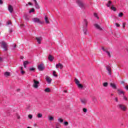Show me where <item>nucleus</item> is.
<instances>
[{"label":"nucleus","mask_w":128,"mask_h":128,"mask_svg":"<svg viewBox=\"0 0 128 128\" xmlns=\"http://www.w3.org/2000/svg\"><path fill=\"white\" fill-rule=\"evenodd\" d=\"M88 20H86V19H84L83 21V32L85 36H86V34H88V29L86 28H88Z\"/></svg>","instance_id":"obj_1"},{"label":"nucleus","mask_w":128,"mask_h":128,"mask_svg":"<svg viewBox=\"0 0 128 128\" xmlns=\"http://www.w3.org/2000/svg\"><path fill=\"white\" fill-rule=\"evenodd\" d=\"M76 4H78L80 8H82V9L86 8V6L84 5V2H82V0H77Z\"/></svg>","instance_id":"obj_2"},{"label":"nucleus","mask_w":128,"mask_h":128,"mask_svg":"<svg viewBox=\"0 0 128 128\" xmlns=\"http://www.w3.org/2000/svg\"><path fill=\"white\" fill-rule=\"evenodd\" d=\"M2 48L4 50H8V44L4 41H2L0 42Z\"/></svg>","instance_id":"obj_3"},{"label":"nucleus","mask_w":128,"mask_h":128,"mask_svg":"<svg viewBox=\"0 0 128 128\" xmlns=\"http://www.w3.org/2000/svg\"><path fill=\"white\" fill-rule=\"evenodd\" d=\"M33 87L34 88H38V86H40V82L36 80H33Z\"/></svg>","instance_id":"obj_4"},{"label":"nucleus","mask_w":128,"mask_h":128,"mask_svg":"<svg viewBox=\"0 0 128 128\" xmlns=\"http://www.w3.org/2000/svg\"><path fill=\"white\" fill-rule=\"evenodd\" d=\"M106 70H108V74L112 76V65L110 64L106 66Z\"/></svg>","instance_id":"obj_5"},{"label":"nucleus","mask_w":128,"mask_h":128,"mask_svg":"<svg viewBox=\"0 0 128 128\" xmlns=\"http://www.w3.org/2000/svg\"><path fill=\"white\" fill-rule=\"evenodd\" d=\"M75 83L79 88H84V86L80 84V81L76 78H75Z\"/></svg>","instance_id":"obj_6"},{"label":"nucleus","mask_w":128,"mask_h":128,"mask_svg":"<svg viewBox=\"0 0 128 128\" xmlns=\"http://www.w3.org/2000/svg\"><path fill=\"white\" fill-rule=\"evenodd\" d=\"M118 108H120V110H124L125 112V110H126V106H124V104H118Z\"/></svg>","instance_id":"obj_7"},{"label":"nucleus","mask_w":128,"mask_h":128,"mask_svg":"<svg viewBox=\"0 0 128 128\" xmlns=\"http://www.w3.org/2000/svg\"><path fill=\"white\" fill-rule=\"evenodd\" d=\"M56 68H60V70H62L64 68V65L60 63H58L56 66Z\"/></svg>","instance_id":"obj_8"},{"label":"nucleus","mask_w":128,"mask_h":128,"mask_svg":"<svg viewBox=\"0 0 128 128\" xmlns=\"http://www.w3.org/2000/svg\"><path fill=\"white\" fill-rule=\"evenodd\" d=\"M38 70L40 71H42L44 70V64H40L38 66Z\"/></svg>","instance_id":"obj_9"},{"label":"nucleus","mask_w":128,"mask_h":128,"mask_svg":"<svg viewBox=\"0 0 128 128\" xmlns=\"http://www.w3.org/2000/svg\"><path fill=\"white\" fill-rule=\"evenodd\" d=\"M46 81L47 82L48 84H52V80L48 76H46Z\"/></svg>","instance_id":"obj_10"},{"label":"nucleus","mask_w":128,"mask_h":128,"mask_svg":"<svg viewBox=\"0 0 128 128\" xmlns=\"http://www.w3.org/2000/svg\"><path fill=\"white\" fill-rule=\"evenodd\" d=\"M32 22H38V24H42V22L40 20V19H38V18H34L32 19Z\"/></svg>","instance_id":"obj_11"},{"label":"nucleus","mask_w":128,"mask_h":128,"mask_svg":"<svg viewBox=\"0 0 128 128\" xmlns=\"http://www.w3.org/2000/svg\"><path fill=\"white\" fill-rule=\"evenodd\" d=\"M8 10L10 12V14L12 13V12H14V8H12V5H9L8 6Z\"/></svg>","instance_id":"obj_12"},{"label":"nucleus","mask_w":128,"mask_h":128,"mask_svg":"<svg viewBox=\"0 0 128 128\" xmlns=\"http://www.w3.org/2000/svg\"><path fill=\"white\" fill-rule=\"evenodd\" d=\"M80 102L82 104H86V103L88 102V100L86 98L81 99Z\"/></svg>","instance_id":"obj_13"},{"label":"nucleus","mask_w":128,"mask_h":128,"mask_svg":"<svg viewBox=\"0 0 128 128\" xmlns=\"http://www.w3.org/2000/svg\"><path fill=\"white\" fill-rule=\"evenodd\" d=\"M102 50H103L104 52L106 54H108L109 58H110V52L108 51V50H106V49L104 48H102Z\"/></svg>","instance_id":"obj_14"},{"label":"nucleus","mask_w":128,"mask_h":128,"mask_svg":"<svg viewBox=\"0 0 128 128\" xmlns=\"http://www.w3.org/2000/svg\"><path fill=\"white\" fill-rule=\"evenodd\" d=\"M94 26L97 28V30H102V28H101L100 26L98 25V24H94Z\"/></svg>","instance_id":"obj_15"},{"label":"nucleus","mask_w":128,"mask_h":128,"mask_svg":"<svg viewBox=\"0 0 128 128\" xmlns=\"http://www.w3.org/2000/svg\"><path fill=\"white\" fill-rule=\"evenodd\" d=\"M110 86H111V88H113L114 90H116V86L114 83H110Z\"/></svg>","instance_id":"obj_16"},{"label":"nucleus","mask_w":128,"mask_h":128,"mask_svg":"<svg viewBox=\"0 0 128 128\" xmlns=\"http://www.w3.org/2000/svg\"><path fill=\"white\" fill-rule=\"evenodd\" d=\"M118 92L119 95L123 94L124 96V92L123 90L118 89Z\"/></svg>","instance_id":"obj_17"},{"label":"nucleus","mask_w":128,"mask_h":128,"mask_svg":"<svg viewBox=\"0 0 128 128\" xmlns=\"http://www.w3.org/2000/svg\"><path fill=\"white\" fill-rule=\"evenodd\" d=\"M36 40H37V42H38V44H40V42H42V38L41 37H37V38H36Z\"/></svg>","instance_id":"obj_18"},{"label":"nucleus","mask_w":128,"mask_h":128,"mask_svg":"<svg viewBox=\"0 0 128 128\" xmlns=\"http://www.w3.org/2000/svg\"><path fill=\"white\" fill-rule=\"evenodd\" d=\"M4 76L6 78H8V76H10V73L8 72H6L4 73Z\"/></svg>","instance_id":"obj_19"},{"label":"nucleus","mask_w":128,"mask_h":128,"mask_svg":"<svg viewBox=\"0 0 128 128\" xmlns=\"http://www.w3.org/2000/svg\"><path fill=\"white\" fill-rule=\"evenodd\" d=\"M112 6V2L108 1V3L106 4V6L108 8H110V6Z\"/></svg>","instance_id":"obj_20"},{"label":"nucleus","mask_w":128,"mask_h":128,"mask_svg":"<svg viewBox=\"0 0 128 128\" xmlns=\"http://www.w3.org/2000/svg\"><path fill=\"white\" fill-rule=\"evenodd\" d=\"M48 60H49L50 62H52V60H54V57H52V55L50 54L48 56Z\"/></svg>","instance_id":"obj_21"},{"label":"nucleus","mask_w":128,"mask_h":128,"mask_svg":"<svg viewBox=\"0 0 128 128\" xmlns=\"http://www.w3.org/2000/svg\"><path fill=\"white\" fill-rule=\"evenodd\" d=\"M92 100L94 102V104L98 102V99H96V98L94 96L92 98Z\"/></svg>","instance_id":"obj_22"},{"label":"nucleus","mask_w":128,"mask_h":128,"mask_svg":"<svg viewBox=\"0 0 128 128\" xmlns=\"http://www.w3.org/2000/svg\"><path fill=\"white\" fill-rule=\"evenodd\" d=\"M28 64H30V62H28V61H25L24 62V68H26V66H28Z\"/></svg>","instance_id":"obj_23"},{"label":"nucleus","mask_w":128,"mask_h":128,"mask_svg":"<svg viewBox=\"0 0 128 128\" xmlns=\"http://www.w3.org/2000/svg\"><path fill=\"white\" fill-rule=\"evenodd\" d=\"M44 20H45V22H46V24H50V21L48 20V17H46V16L44 17Z\"/></svg>","instance_id":"obj_24"},{"label":"nucleus","mask_w":128,"mask_h":128,"mask_svg":"<svg viewBox=\"0 0 128 128\" xmlns=\"http://www.w3.org/2000/svg\"><path fill=\"white\" fill-rule=\"evenodd\" d=\"M35 8L38 10L40 8V5L38 4V2H35Z\"/></svg>","instance_id":"obj_25"},{"label":"nucleus","mask_w":128,"mask_h":128,"mask_svg":"<svg viewBox=\"0 0 128 128\" xmlns=\"http://www.w3.org/2000/svg\"><path fill=\"white\" fill-rule=\"evenodd\" d=\"M37 116L38 118H42V114L38 113L37 115Z\"/></svg>","instance_id":"obj_26"},{"label":"nucleus","mask_w":128,"mask_h":128,"mask_svg":"<svg viewBox=\"0 0 128 128\" xmlns=\"http://www.w3.org/2000/svg\"><path fill=\"white\" fill-rule=\"evenodd\" d=\"M122 16H124V13L122 12H120L118 14V16H119V18H122Z\"/></svg>","instance_id":"obj_27"},{"label":"nucleus","mask_w":128,"mask_h":128,"mask_svg":"<svg viewBox=\"0 0 128 128\" xmlns=\"http://www.w3.org/2000/svg\"><path fill=\"white\" fill-rule=\"evenodd\" d=\"M111 10H114V12H116V8L114 6H112L110 8Z\"/></svg>","instance_id":"obj_28"},{"label":"nucleus","mask_w":128,"mask_h":128,"mask_svg":"<svg viewBox=\"0 0 128 128\" xmlns=\"http://www.w3.org/2000/svg\"><path fill=\"white\" fill-rule=\"evenodd\" d=\"M108 82H104L103 84V86H104L105 88H106V86H108Z\"/></svg>","instance_id":"obj_29"},{"label":"nucleus","mask_w":128,"mask_h":128,"mask_svg":"<svg viewBox=\"0 0 128 128\" xmlns=\"http://www.w3.org/2000/svg\"><path fill=\"white\" fill-rule=\"evenodd\" d=\"M44 92H50V88H46L44 90Z\"/></svg>","instance_id":"obj_30"},{"label":"nucleus","mask_w":128,"mask_h":128,"mask_svg":"<svg viewBox=\"0 0 128 128\" xmlns=\"http://www.w3.org/2000/svg\"><path fill=\"white\" fill-rule=\"evenodd\" d=\"M94 16H95V18H98H98H100L98 16V14L96 13L94 14Z\"/></svg>","instance_id":"obj_31"},{"label":"nucleus","mask_w":128,"mask_h":128,"mask_svg":"<svg viewBox=\"0 0 128 128\" xmlns=\"http://www.w3.org/2000/svg\"><path fill=\"white\" fill-rule=\"evenodd\" d=\"M49 120H54V117L52 116H50L48 117Z\"/></svg>","instance_id":"obj_32"},{"label":"nucleus","mask_w":128,"mask_h":128,"mask_svg":"<svg viewBox=\"0 0 128 128\" xmlns=\"http://www.w3.org/2000/svg\"><path fill=\"white\" fill-rule=\"evenodd\" d=\"M58 122H64V120L60 118H58Z\"/></svg>","instance_id":"obj_33"},{"label":"nucleus","mask_w":128,"mask_h":128,"mask_svg":"<svg viewBox=\"0 0 128 128\" xmlns=\"http://www.w3.org/2000/svg\"><path fill=\"white\" fill-rule=\"evenodd\" d=\"M28 118H30V120H32V114H29L28 116Z\"/></svg>","instance_id":"obj_34"},{"label":"nucleus","mask_w":128,"mask_h":128,"mask_svg":"<svg viewBox=\"0 0 128 128\" xmlns=\"http://www.w3.org/2000/svg\"><path fill=\"white\" fill-rule=\"evenodd\" d=\"M34 70H35L34 68H30V70L31 72H34Z\"/></svg>","instance_id":"obj_35"},{"label":"nucleus","mask_w":128,"mask_h":128,"mask_svg":"<svg viewBox=\"0 0 128 128\" xmlns=\"http://www.w3.org/2000/svg\"><path fill=\"white\" fill-rule=\"evenodd\" d=\"M34 12V9L32 8L31 10H30L29 12L30 14L31 12Z\"/></svg>","instance_id":"obj_36"},{"label":"nucleus","mask_w":128,"mask_h":128,"mask_svg":"<svg viewBox=\"0 0 128 128\" xmlns=\"http://www.w3.org/2000/svg\"><path fill=\"white\" fill-rule=\"evenodd\" d=\"M53 76L56 77L58 76V75L56 74V71L53 72Z\"/></svg>","instance_id":"obj_37"},{"label":"nucleus","mask_w":128,"mask_h":128,"mask_svg":"<svg viewBox=\"0 0 128 128\" xmlns=\"http://www.w3.org/2000/svg\"><path fill=\"white\" fill-rule=\"evenodd\" d=\"M83 112H88V109H86V108H84Z\"/></svg>","instance_id":"obj_38"},{"label":"nucleus","mask_w":128,"mask_h":128,"mask_svg":"<svg viewBox=\"0 0 128 128\" xmlns=\"http://www.w3.org/2000/svg\"><path fill=\"white\" fill-rule=\"evenodd\" d=\"M64 126H68V122H64Z\"/></svg>","instance_id":"obj_39"},{"label":"nucleus","mask_w":128,"mask_h":128,"mask_svg":"<svg viewBox=\"0 0 128 128\" xmlns=\"http://www.w3.org/2000/svg\"><path fill=\"white\" fill-rule=\"evenodd\" d=\"M122 28H126V23L122 24Z\"/></svg>","instance_id":"obj_40"},{"label":"nucleus","mask_w":128,"mask_h":128,"mask_svg":"<svg viewBox=\"0 0 128 128\" xmlns=\"http://www.w3.org/2000/svg\"><path fill=\"white\" fill-rule=\"evenodd\" d=\"M4 4V2L2 1V0H0V4Z\"/></svg>","instance_id":"obj_41"},{"label":"nucleus","mask_w":128,"mask_h":128,"mask_svg":"<svg viewBox=\"0 0 128 128\" xmlns=\"http://www.w3.org/2000/svg\"><path fill=\"white\" fill-rule=\"evenodd\" d=\"M20 73L22 74H26V72L24 70H22L20 72Z\"/></svg>","instance_id":"obj_42"},{"label":"nucleus","mask_w":128,"mask_h":128,"mask_svg":"<svg viewBox=\"0 0 128 128\" xmlns=\"http://www.w3.org/2000/svg\"><path fill=\"white\" fill-rule=\"evenodd\" d=\"M116 26H117V28L120 27V24H118V23H116Z\"/></svg>","instance_id":"obj_43"},{"label":"nucleus","mask_w":128,"mask_h":128,"mask_svg":"<svg viewBox=\"0 0 128 128\" xmlns=\"http://www.w3.org/2000/svg\"><path fill=\"white\" fill-rule=\"evenodd\" d=\"M124 100H128V98H126V96H124Z\"/></svg>","instance_id":"obj_44"},{"label":"nucleus","mask_w":128,"mask_h":128,"mask_svg":"<svg viewBox=\"0 0 128 128\" xmlns=\"http://www.w3.org/2000/svg\"><path fill=\"white\" fill-rule=\"evenodd\" d=\"M115 100H116V102H118V98H115Z\"/></svg>","instance_id":"obj_45"},{"label":"nucleus","mask_w":128,"mask_h":128,"mask_svg":"<svg viewBox=\"0 0 128 128\" xmlns=\"http://www.w3.org/2000/svg\"><path fill=\"white\" fill-rule=\"evenodd\" d=\"M28 4H29V6H32V4L31 2H28Z\"/></svg>","instance_id":"obj_46"},{"label":"nucleus","mask_w":128,"mask_h":128,"mask_svg":"<svg viewBox=\"0 0 128 128\" xmlns=\"http://www.w3.org/2000/svg\"><path fill=\"white\" fill-rule=\"evenodd\" d=\"M20 58L21 60H24V56H21L20 57Z\"/></svg>","instance_id":"obj_47"},{"label":"nucleus","mask_w":128,"mask_h":128,"mask_svg":"<svg viewBox=\"0 0 128 128\" xmlns=\"http://www.w3.org/2000/svg\"><path fill=\"white\" fill-rule=\"evenodd\" d=\"M0 62H2V57H0Z\"/></svg>","instance_id":"obj_48"},{"label":"nucleus","mask_w":128,"mask_h":128,"mask_svg":"<svg viewBox=\"0 0 128 128\" xmlns=\"http://www.w3.org/2000/svg\"><path fill=\"white\" fill-rule=\"evenodd\" d=\"M125 88L128 90V86H126L125 87Z\"/></svg>","instance_id":"obj_49"},{"label":"nucleus","mask_w":128,"mask_h":128,"mask_svg":"<svg viewBox=\"0 0 128 128\" xmlns=\"http://www.w3.org/2000/svg\"><path fill=\"white\" fill-rule=\"evenodd\" d=\"M12 24V22H8V24Z\"/></svg>","instance_id":"obj_50"},{"label":"nucleus","mask_w":128,"mask_h":128,"mask_svg":"<svg viewBox=\"0 0 128 128\" xmlns=\"http://www.w3.org/2000/svg\"><path fill=\"white\" fill-rule=\"evenodd\" d=\"M14 48H16V45L15 44V45L14 46Z\"/></svg>","instance_id":"obj_51"},{"label":"nucleus","mask_w":128,"mask_h":128,"mask_svg":"<svg viewBox=\"0 0 128 128\" xmlns=\"http://www.w3.org/2000/svg\"><path fill=\"white\" fill-rule=\"evenodd\" d=\"M20 70H24V68L21 67V68H20Z\"/></svg>","instance_id":"obj_52"},{"label":"nucleus","mask_w":128,"mask_h":128,"mask_svg":"<svg viewBox=\"0 0 128 128\" xmlns=\"http://www.w3.org/2000/svg\"><path fill=\"white\" fill-rule=\"evenodd\" d=\"M17 118H18V119H20V116H18Z\"/></svg>","instance_id":"obj_53"},{"label":"nucleus","mask_w":128,"mask_h":128,"mask_svg":"<svg viewBox=\"0 0 128 128\" xmlns=\"http://www.w3.org/2000/svg\"><path fill=\"white\" fill-rule=\"evenodd\" d=\"M34 0V3L37 2H36V0Z\"/></svg>","instance_id":"obj_54"},{"label":"nucleus","mask_w":128,"mask_h":128,"mask_svg":"<svg viewBox=\"0 0 128 128\" xmlns=\"http://www.w3.org/2000/svg\"><path fill=\"white\" fill-rule=\"evenodd\" d=\"M64 92H66V90H64Z\"/></svg>","instance_id":"obj_55"},{"label":"nucleus","mask_w":128,"mask_h":128,"mask_svg":"<svg viewBox=\"0 0 128 128\" xmlns=\"http://www.w3.org/2000/svg\"><path fill=\"white\" fill-rule=\"evenodd\" d=\"M27 128H31L30 127V126H28Z\"/></svg>","instance_id":"obj_56"},{"label":"nucleus","mask_w":128,"mask_h":128,"mask_svg":"<svg viewBox=\"0 0 128 128\" xmlns=\"http://www.w3.org/2000/svg\"><path fill=\"white\" fill-rule=\"evenodd\" d=\"M111 96H114V94H111Z\"/></svg>","instance_id":"obj_57"},{"label":"nucleus","mask_w":128,"mask_h":128,"mask_svg":"<svg viewBox=\"0 0 128 128\" xmlns=\"http://www.w3.org/2000/svg\"><path fill=\"white\" fill-rule=\"evenodd\" d=\"M23 26L22 24H21V25H20V26Z\"/></svg>","instance_id":"obj_58"},{"label":"nucleus","mask_w":128,"mask_h":128,"mask_svg":"<svg viewBox=\"0 0 128 128\" xmlns=\"http://www.w3.org/2000/svg\"><path fill=\"white\" fill-rule=\"evenodd\" d=\"M10 32H12V30H10Z\"/></svg>","instance_id":"obj_59"},{"label":"nucleus","mask_w":128,"mask_h":128,"mask_svg":"<svg viewBox=\"0 0 128 128\" xmlns=\"http://www.w3.org/2000/svg\"><path fill=\"white\" fill-rule=\"evenodd\" d=\"M28 109L30 108V106H28Z\"/></svg>","instance_id":"obj_60"},{"label":"nucleus","mask_w":128,"mask_h":128,"mask_svg":"<svg viewBox=\"0 0 128 128\" xmlns=\"http://www.w3.org/2000/svg\"><path fill=\"white\" fill-rule=\"evenodd\" d=\"M18 90H20V89H18Z\"/></svg>","instance_id":"obj_61"},{"label":"nucleus","mask_w":128,"mask_h":128,"mask_svg":"<svg viewBox=\"0 0 128 128\" xmlns=\"http://www.w3.org/2000/svg\"><path fill=\"white\" fill-rule=\"evenodd\" d=\"M26 6H28V4H26Z\"/></svg>","instance_id":"obj_62"}]
</instances>
